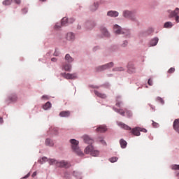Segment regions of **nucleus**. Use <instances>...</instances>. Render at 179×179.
Wrapping results in <instances>:
<instances>
[{"label": "nucleus", "instance_id": "4", "mask_svg": "<svg viewBox=\"0 0 179 179\" xmlns=\"http://www.w3.org/2000/svg\"><path fill=\"white\" fill-rule=\"evenodd\" d=\"M113 30L116 34H124L125 36H129L131 34L129 30L122 29L118 24L114 25Z\"/></svg>", "mask_w": 179, "mask_h": 179}, {"label": "nucleus", "instance_id": "3", "mask_svg": "<svg viewBox=\"0 0 179 179\" xmlns=\"http://www.w3.org/2000/svg\"><path fill=\"white\" fill-rule=\"evenodd\" d=\"M70 143L71 144L72 150L78 155V156H83V152L79 149V141L76 139H71Z\"/></svg>", "mask_w": 179, "mask_h": 179}, {"label": "nucleus", "instance_id": "2", "mask_svg": "<svg viewBox=\"0 0 179 179\" xmlns=\"http://www.w3.org/2000/svg\"><path fill=\"white\" fill-rule=\"evenodd\" d=\"M122 16L126 19H129L132 22H136V13L135 11H129L128 10H125L123 11Z\"/></svg>", "mask_w": 179, "mask_h": 179}, {"label": "nucleus", "instance_id": "23", "mask_svg": "<svg viewBox=\"0 0 179 179\" xmlns=\"http://www.w3.org/2000/svg\"><path fill=\"white\" fill-rule=\"evenodd\" d=\"M120 146L122 149H125L127 148V141L124 139H121L120 141Z\"/></svg>", "mask_w": 179, "mask_h": 179}, {"label": "nucleus", "instance_id": "47", "mask_svg": "<svg viewBox=\"0 0 179 179\" xmlns=\"http://www.w3.org/2000/svg\"><path fill=\"white\" fill-rule=\"evenodd\" d=\"M51 61H52V62H57V58L52 57V58L51 59Z\"/></svg>", "mask_w": 179, "mask_h": 179}, {"label": "nucleus", "instance_id": "20", "mask_svg": "<svg viewBox=\"0 0 179 179\" xmlns=\"http://www.w3.org/2000/svg\"><path fill=\"white\" fill-rule=\"evenodd\" d=\"M97 8H99V3H94V4L90 6V9L92 12H94L95 10H97Z\"/></svg>", "mask_w": 179, "mask_h": 179}, {"label": "nucleus", "instance_id": "36", "mask_svg": "<svg viewBox=\"0 0 179 179\" xmlns=\"http://www.w3.org/2000/svg\"><path fill=\"white\" fill-rule=\"evenodd\" d=\"M113 71L114 72L121 71H124V68H122V67H117V68L113 69Z\"/></svg>", "mask_w": 179, "mask_h": 179}, {"label": "nucleus", "instance_id": "11", "mask_svg": "<svg viewBox=\"0 0 179 179\" xmlns=\"http://www.w3.org/2000/svg\"><path fill=\"white\" fill-rule=\"evenodd\" d=\"M85 143H88V145H92L93 143V139L90 138L88 136H83Z\"/></svg>", "mask_w": 179, "mask_h": 179}, {"label": "nucleus", "instance_id": "15", "mask_svg": "<svg viewBox=\"0 0 179 179\" xmlns=\"http://www.w3.org/2000/svg\"><path fill=\"white\" fill-rule=\"evenodd\" d=\"M101 31L105 37H108L110 36V34L108 33V31H107V29L104 27H101Z\"/></svg>", "mask_w": 179, "mask_h": 179}, {"label": "nucleus", "instance_id": "31", "mask_svg": "<svg viewBox=\"0 0 179 179\" xmlns=\"http://www.w3.org/2000/svg\"><path fill=\"white\" fill-rule=\"evenodd\" d=\"M120 99H121L120 96H117V99H116V106L117 107H121V104H122V101H120Z\"/></svg>", "mask_w": 179, "mask_h": 179}, {"label": "nucleus", "instance_id": "30", "mask_svg": "<svg viewBox=\"0 0 179 179\" xmlns=\"http://www.w3.org/2000/svg\"><path fill=\"white\" fill-rule=\"evenodd\" d=\"M164 27H166V29H170L173 27V23L171 22H167L164 24Z\"/></svg>", "mask_w": 179, "mask_h": 179}, {"label": "nucleus", "instance_id": "44", "mask_svg": "<svg viewBox=\"0 0 179 179\" xmlns=\"http://www.w3.org/2000/svg\"><path fill=\"white\" fill-rule=\"evenodd\" d=\"M15 3H16L17 5H20V3H22L21 0H13Z\"/></svg>", "mask_w": 179, "mask_h": 179}, {"label": "nucleus", "instance_id": "35", "mask_svg": "<svg viewBox=\"0 0 179 179\" xmlns=\"http://www.w3.org/2000/svg\"><path fill=\"white\" fill-rule=\"evenodd\" d=\"M117 160H118V157H113L109 159V161L110 162V163H115V162H117Z\"/></svg>", "mask_w": 179, "mask_h": 179}, {"label": "nucleus", "instance_id": "56", "mask_svg": "<svg viewBox=\"0 0 179 179\" xmlns=\"http://www.w3.org/2000/svg\"><path fill=\"white\" fill-rule=\"evenodd\" d=\"M72 22H73V20H72Z\"/></svg>", "mask_w": 179, "mask_h": 179}, {"label": "nucleus", "instance_id": "51", "mask_svg": "<svg viewBox=\"0 0 179 179\" xmlns=\"http://www.w3.org/2000/svg\"><path fill=\"white\" fill-rule=\"evenodd\" d=\"M42 99H48V96H45V95H43V96H42Z\"/></svg>", "mask_w": 179, "mask_h": 179}, {"label": "nucleus", "instance_id": "48", "mask_svg": "<svg viewBox=\"0 0 179 179\" xmlns=\"http://www.w3.org/2000/svg\"><path fill=\"white\" fill-rule=\"evenodd\" d=\"M29 177H30V173L27 174V175L24 177V178H29Z\"/></svg>", "mask_w": 179, "mask_h": 179}, {"label": "nucleus", "instance_id": "42", "mask_svg": "<svg viewBox=\"0 0 179 179\" xmlns=\"http://www.w3.org/2000/svg\"><path fill=\"white\" fill-rule=\"evenodd\" d=\"M148 83L150 86H153V80H152V79H149L148 81Z\"/></svg>", "mask_w": 179, "mask_h": 179}, {"label": "nucleus", "instance_id": "40", "mask_svg": "<svg viewBox=\"0 0 179 179\" xmlns=\"http://www.w3.org/2000/svg\"><path fill=\"white\" fill-rule=\"evenodd\" d=\"M129 71H130V72H131L132 73H134V72H135V71H136V69H135V67H129Z\"/></svg>", "mask_w": 179, "mask_h": 179}, {"label": "nucleus", "instance_id": "50", "mask_svg": "<svg viewBox=\"0 0 179 179\" xmlns=\"http://www.w3.org/2000/svg\"><path fill=\"white\" fill-rule=\"evenodd\" d=\"M3 122V119L2 117H0V124H2Z\"/></svg>", "mask_w": 179, "mask_h": 179}, {"label": "nucleus", "instance_id": "54", "mask_svg": "<svg viewBox=\"0 0 179 179\" xmlns=\"http://www.w3.org/2000/svg\"><path fill=\"white\" fill-rule=\"evenodd\" d=\"M41 1H42V2H44V1H45V0H41Z\"/></svg>", "mask_w": 179, "mask_h": 179}, {"label": "nucleus", "instance_id": "45", "mask_svg": "<svg viewBox=\"0 0 179 179\" xmlns=\"http://www.w3.org/2000/svg\"><path fill=\"white\" fill-rule=\"evenodd\" d=\"M127 45H128V41H124L123 44H122V47H127Z\"/></svg>", "mask_w": 179, "mask_h": 179}, {"label": "nucleus", "instance_id": "6", "mask_svg": "<svg viewBox=\"0 0 179 179\" xmlns=\"http://www.w3.org/2000/svg\"><path fill=\"white\" fill-rule=\"evenodd\" d=\"M169 17H175L176 23H179V8H176L173 11L168 10Z\"/></svg>", "mask_w": 179, "mask_h": 179}, {"label": "nucleus", "instance_id": "28", "mask_svg": "<svg viewBox=\"0 0 179 179\" xmlns=\"http://www.w3.org/2000/svg\"><path fill=\"white\" fill-rule=\"evenodd\" d=\"M125 114L128 118H131V117H132V115H133L132 111H131L128 109H125Z\"/></svg>", "mask_w": 179, "mask_h": 179}, {"label": "nucleus", "instance_id": "29", "mask_svg": "<svg viewBox=\"0 0 179 179\" xmlns=\"http://www.w3.org/2000/svg\"><path fill=\"white\" fill-rule=\"evenodd\" d=\"M85 26L88 27V29H93V27L96 26V24L92 22H87Z\"/></svg>", "mask_w": 179, "mask_h": 179}, {"label": "nucleus", "instance_id": "49", "mask_svg": "<svg viewBox=\"0 0 179 179\" xmlns=\"http://www.w3.org/2000/svg\"><path fill=\"white\" fill-rule=\"evenodd\" d=\"M36 176H37V173L36 172H34L32 173V177H36Z\"/></svg>", "mask_w": 179, "mask_h": 179}, {"label": "nucleus", "instance_id": "21", "mask_svg": "<svg viewBox=\"0 0 179 179\" xmlns=\"http://www.w3.org/2000/svg\"><path fill=\"white\" fill-rule=\"evenodd\" d=\"M157 43H159V38H154L151 41H150V45L153 47L155 45H157Z\"/></svg>", "mask_w": 179, "mask_h": 179}, {"label": "nucleus", "instance_id": "8", "mask_svg": "<svg viewBox=\"0 0 179 179\" xmlns=\"http://www.w3.org/2000/svg\"><path fill=\"white\" fill-rule=\"evenodd\" d=\"M62 75L64 79H76L78 78V74H76V73L72 74L69 73H62Z\"/></svg>", "mask_w": 179, "mask_h": 179}, {"label": "nucleus", "instance_id": "38", "mask_svg": "<svg viewBox=\"0 0 179 179\" xmlns=\"http://www.w3.org/2000/svg\"><path fill=\"white\" fill-rule=\"evenodd\" d=\"M157 101H159V103H161V104H164V100H163V99H162V97L158 96V97L157 98Z\"/></svg>", "mask_w": 179, "mask_h": 179}, {"label": "nucleus", "instance_id": "52", "mask_svg": "<svg viewBox=\"0 0 179 179\" xmlns=\"http://www.w3.org/2000/svg\"><path fill=\"white\" fill-rule=\"evenodd\" d=\"M100 141L101 142V143H104L106 145V142H104V141L100 140Z\"/></svg>", "mask_w": 179, "mask_h": 179}, {"label": "nucleus", "instance_id": "34", "mask_svg": "<svg viewBox=\"0 0 179 179\" xmlns=\"http://www.w3.org/2000/svg\"><path fill=\"white\" fill-rule=\"evenodd\" d=\"M48 160V159L46 157H42L41 159L38 160V163H40V164H43V163L47 162Z\"/></svg>", "mask_w": 179, "mask_h": 179}, {"label": "nucleus", "instance_id": "24", "mask_svg": "<svg viewBox=\"0 0 179 179\" xmlns=\"http://www.w3.org/2000/svg\"><path fill=\"white\" fill-rule=\"evenodd\" d=\"M8 100L9 103H13L16 101V100H17V97L16 96V95H13L11 96H9Z\"/></svg>", "mask_w": 179, "mask_h": 179}, {"label": "nucleus", "instance_id": "18", "mask_svg": "<svg viewBox=\"0 0 179 179\" xmlns=\"http://www.w3.org/2000/svg\"><path fill=\"white\" fill-rule=\"evenodd\" d=\"M69 115H71V112L69 110L62 111L59 113L60 117H69Z\"/></svg>", "mask_w": 179, "mask_h": 179}, {"label": "nucleus", "instance_id": "14", "mask_svg": "<svg viewBox=\"0 0 179 179\" xmlns=\"http://www.w3.org/2000/svg\"><path fill=\"white\" fill-rule=\"evenodd\" d=\"M114 111L115 113H118V114H120V115H122V117H125V109H118L117 108H113Z\"/></svg>", "mask_w": 179, "mask_h": 179}, {"label": "nucleus", "instance_id": "17", "mask_svg": "<svg viewBox=\"0 0 179 179\" xmlns=\"http://www.w3.org/2000/svg\"><path fill=\"white\" fill-rule=\"evenodd\" d=\"M96 132H106L107 131V127L106 126H100L96 129Z\"/></svg>", "mask_w": 179, "mask_h": 179}, {"label": "nucleus", "instance_id": "7", "mask_svg": "<svg viewBox=\"0 0 179 179\" xmlns=\"http://www.w3.org/2000/svg\"><path fill=\"white\" fill-rule=\"evenodd\" d=\"M114 66L113 62L108 63L105 65L99 66L96 68L97 72H101V71H106V69H110V68H113Z\"/></svg>", "mask_w": 179, "mask_h": 179}, {"label": "nucleus", "instance_id": "27", "mask_svg": "<svg viewBox=\"0 0 179 179\" xmlns=\"http://www.w3.org/2000/svg\"><path fill=\"white\" fill-rule=\"evenodd\" d=\"M65 59L67 61V62H72L73 61V59L69 54H66L65 56Z\"/></svg>", "mask_w": 179, "mask_h": 179}, {"label": "nucleus", "instance_id": "12", "mask_svg": "<svg viewBox=\"0 0 179 179\" xmlns=\"http://www.w3.org/2000/svg\"><path fill=\"white\" fill-rule=\"evenodd\" d=\"M94 94L101 99H107V95L106 94H101L97 90L94 91Z\"/></svg>", "mask_w": 179, "mask_h": 179}, {"label": "nucleus", "instance_id": "39", "mask_svg": "<svg viewBox=\"0 0 179 179\" xmlns=\"http://www.w3.org/2000/svg\"><path fill=\"white\" fill-rule=\"evenodd\" d=\"M138 131H140V132H144L145 134L148 132V130L142 127H138Z\"/></svg>", "mask_w": 179, "mask_h": 179}, {"label": "nucleus", "instance_id": "41", "mask_svg": "<svg viewBox=\"0 0 179 179\" xmlns=\"http://www.w3.org/2000/svg\"><path fill=\"white\" fill-rule=\"evenodd\" d=\"M152 126L154 127V128H158L159 127V123H157V122L152 121Z\"/></svg>", "mask_w": 179, "mask_h": 179}, {"label": "nucleus", "instance_id": "53", "mask_svg": "<svg viewBox=\"0 0 179 179\" xmlns=\"http://www.w3.org/2000/svg\"><path fill=\"white\" fill-rule=\"evenodd\" d=\"M96 48H94V51H96Z\"/></svg>", "mask_w": 179, "mask_h": 179}, {"label": "nucleus", "instance_id": "9", "mask_svg": "<svg viewBox=\"0 0 179 179\" xmlns=\"http://www.w3.org/2000/svg\"><path fill=\"white\" fill-rule=\"evenodd\" d=\"M118 127L122 128L123 129H126V131H131V127L129 126L124 124L122 122H117Z\"/></svg>", "mask_w": 179, "mask_h": 179}, {"label": "nucleus", "instance_id": "32", "mask_svg": "<svg viewBox=\"0 0 179 179\" xmlns=\"http://www.w3.org/2000/svg\"><path fill=\"white\" fill-rule=\"evenodd\" d=\"M13 0H5L3 1V5H5L6 6H8V5H10L12 3V1Z\"/></svg>", "mask_w": 179, "mask_h": 179}, {"label": "nucleus", "instance_id": "43", "mask_svg": "<svg viewBox=\"0 0 179 179\" xmlns=\"http://www.w3.org/2000/svg\"><path fill=\"white\" fill-rule=\"evenodd\" d=\"M52 131L55 135H58V128H54Z\"/></svg>", "mask_w": 179, "mask_h": 179}, {"label": "nucleus", "instance_id": "16", "mask_svg": "<svg viewBox=\"0 0 179 179\" xmlns=\"http://www.w3.org/2000/svg\"><path fill=\"white\" fill-rule=\"evenodd\" d=\"M131 133L133 134V135H135L136 136H141L139 127H136V128L133 129L131 131Z\"/></svg>", "mask_w": 179, "mask_h": 179}, {"label": "nucleus", "instance_id": "37", "mask_svg": "<svg viewBox=\"0 0 179 179\" xmlns=\"http://www.w3.org/2000/svg\"><path fill=\"white\" fill-rule=\"evenodd\" d=\"M176 72V69L174 67H171L168 70V73H174Z\"/></svg>", "mask_w": 179, "mask_h": 179}, {"label": "nucleus", "instance_id": "19", "mask_svg": "<svg viewBox=\"0 0 179 179\" xmlns=\"http://www.w3.org/2000/svg\"><path fill=\"white\" fill-rule=\"evenodd\" d=\"M172 170H177L176 171V176L177 177H179V165L175 164L171 166Z\"/></svg>", "mask_w": 179, "mask_h": 179}, {"label": "nucleus", "instance_id": "5", "mask_svg": "<svg viewBox=\"0 0 179 179\" xmlns=\"http://www.w3.org/2000/svg\"><path fill=\"white\" fill-rule=\"evenodd\" d=\"M85 153L86 155H91V156H94L96 157L100 155V152L93 148V145H90L85 149Z\"/></svg>", "mask_w": 179, "mask_h": 179}, {"label": "nucleus", "instance_id": "33", "mask_svg": "<svg viewBox=\"0 0 179 179\" xmlns=\"http://www.w3.org/2000/svg\"><path fill=\"white\" fill-rule=\"evenodd\" d=\"M61 23H62V26H65V24H66V23H68V18H66V17L62 18Z\"/></svg>", "mask_w": 179, "mask_h": 179}, {"label": "nucleus", "instance_id": "26", "mask_svg": "<svg viewBox=\"0 0 179 179\" xmlns=\"http://www.w3.org/2000/svg\"><path fill=\"white\" fill-rule=\"evenodd\" d=\"M64 71H66L67 72H71V69H72V66L71 64H66L63 66Z\"/></svg>", "mask_w": 179, "mask_h": 179}, {"label": "nucleus", "instance_id": "22", "mask_svg": "<svg viewBox=\"0 0 179 179\" xmlns=\"http://www.w3.org/2000/svg\"><path fill=\"white\" fill-rule=\"evenodd\" d=\"M45 145H46V146H54V141H52L50 138H47L45 140Z\"/></svg>", "mask_w": 179, "mask_h": 179}, {"label": "nucleus", "instance_id": "10", "mask_svg": "<svg viewBox=\"0 0 179 179\" xmlns=\"http://www.w3.org/2000/svg\"><path fill=\"white\" fill-rule=\"evenodd\" d=\"M66 38L69 41H73L75 40V34L72 32H69L66 34Z\"/></svg>", "mask_w": 179, "mask_h": 179}, {"label": "nucleus", "instance_id": "13", "mask_svg": "<svg viewBox=\"0 0 179 179\" xmlns=\"http://www.w3.org/2000/svg\"><path fill=\"white\" fill-rule=\"evenodd\" d=\"M107 15L110 16V17H117L119 13L117 11L110 10L108 12Z\"/></svg>", "mask_w": 179, "mask_h": 179}, {"label": "nucleus", "instance_id": "55", "mask_svg": "<svg viewBox=\"0 0 179 179\" xmlns=\"http://www.w3.org/2000/svg\"><path fill=\"white\" fill-rule=\"evenodd\" d=\"M55 27H58V25H56Z\"/></svg>", "mask_w": 179, "mask_h": 179}, {"label": "nucleus", "instance_id": "46", "mask_svg": "<svg viewBox=\"0 0 179 179\" xmlns=\"http://www.w3.org/2000/svg\"><path fill=\"white\" fill-rule=\"evenodd\" d=\"M22 13H27V8H23L22 10Z\"/></svg>", "mask_w": 179, "mask_h": 179}, {"label": "nucleus", "instance_id": "1", "mask_svg": "<svg viewBox=\"0 0 179 179\" xmlns=\"http://www.w3.org/2000/svg\"><path fill=\"white\" fill-rule=\"evenodd\" d=\"M49 164H55L57 167H62L64 169H69V166H71V164L68 162L65 161H60L58 162L54 159H49Z\"/></svg>", "mask_w": 179, "mask_h": 179}, {"label": "nucleus", "instance_id": "25", "mask_svg": "<svg viewBox=\"0 0 179 179\" xmlns=\"http://www.w3.org/2000/svg\"><path fill=\"white\" fill-rule=\"evenodd\" d=\"M52 104L51 102L48 101L43 107V110H48V108H51Z\"/></svg>", "mask_w": 179, "mask_h": 179}]
</instances>
